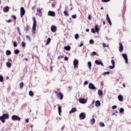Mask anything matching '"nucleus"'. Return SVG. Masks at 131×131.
Returning <instances> with one entry per match:
<instances>
[{
  "label": "nucleus",
  "mask_w": 131,
  "mask_h": 131,
  "mask_svg": "<svg viewBox=\"0 0 131 131\" xmlns=\"http://www.w3.org/2000/svg\"><path fill=\"white\" fill-rule=\"evenodd\" d=\"M9 114H3L2 116H0V120L3 123H5L6 122L5 119H9Z\"/></svg>",
  "instance_id": "f257e3e1"
},
{
  "label": "nucleus",
  "mask_w": 131,
  "mask_h": 131,
  "mask_svg": "<svg viewBox=\"0 0 131 131\" xmlns=\"http://www.w3.org/2000/svg\"><path fill=\"white\" fill-rule=\"evenodd\" d=\"M33 27H32V30H33V33L34 34H35V31H36V19H35V17L33 18Z\"/></svg>",
  "instance_id": "f03ea898"
},
{
  "label": "nucleus",
  "mask_w": 131,
  "mask_h": 131,
  "mask_svg": "<svg viewBox=\"0 0 131 131\" xmlns=\"http://www.w3.org/2000/svg\"><path fill=\"white\" fill-rule=\"evenodd\" d=\"M55 94H56V96L58 99H60V100H63V98H64V95L61 92L58 93L57 91H53Z\"/></svg>",
  "instance_id": "7ed1b4c3"
},
{
  "label": "nucleus",
  "mask_w": 131,
  "mask_h": 131,
  "mask_svg": "<svg viewBox=\"0 0 131 131\" xmlns=\"http://www.w3.org/2000/svg\"><path fill=\"white\" fill-rule=\"evenodd\" d=\"M11 119L13 121H20L21 120V118H20L19 116L17 115H13L11 117Z\"/></svg>",
  "instance_id": "20e7f679"
},
{
  "label": "nucleus",
  "mask_w": 131,
  "mask_h": 131,
  "mask_svg": "<svg viewBox=\"0 0 131 131\" xmlns=\"http://www.w3.org/2000/svg\"><path fill=\"white\" fill-rule=\"evenodd\" d=\"M74 68H78V60L75 59L73 62Z\"/></svg>",
  "instance_id": "39448f33"
},
{
  "label": "nucleus",
  "mask_w": 131,
  "mask_h": 131,
  "mask_svg": "<svg viewBox=\"0 0 131 131\" xmlns=\"http://www.w3.org/2000/svg\"><path fill=\"white\" fill-rule=\"evenodd\" d=\"M25 15V9L24 7L20 8V17L22 18Z\"/></svg>",
  "instance_id": "423d86ee"
},
{
  "label": "nucleus",
  "mask_w": 131,
  "mask_h": 131,
  "mask_svg": "<svg viewBox=\"0 0 131 131\" xmlns=\"http://www.w3.org/2000/svg\"><path fill=\"white\" fill-rule=\"evenodd\" d=\"M48 15L51 17H55V16H56V13L54 11H49L48 13Z\"/></svg>",
  "instance_id": "0eeeda50"
},
{
  "label": "nucleus",
  "mask_w": 131,
  "mask_h": 131,
  "mask_svg": "<svg viewBox=\"0 0 131 131\" xmlns=\"http://www.w3.org/2000/svg\"><path fill=\"white\" fill-rule=\"evenodd\" d=\"M79 117L81 120L84 119V118H85V114L84 113H81L79 116Z\"/></svg>",
  "instance_id": "6e6552de"
},
{
  "label": "nucleus",
  "mask_w": 131,
  "mask_h": 131,
  "mask_svg": "<svg viewBox=\"0 0 131 131\" xmlns=\"http://www.w3.org/2000/svg\"><path fill=\"white\" fill-rule=\"evenodd\" d=\"M122 57L124 59L126 64H127L128 63V59H127V55H126V54H123Z\"/></svg>",
  "instance_id": "1a4fd4ad"
},
{
  "label": "nucleus",
  "mask_w": 131,
  "mask_h": 131,
  "mask_svg": "<svg viewBox=\"0 0 131 131\" xmlns=\"http://www.w3.org/2000/svg\"><path fill=\"white\" fill-rule=\"evenodd\" d=\"M41 11H42V9L37 8V13L38 16H39V17H41V16H42V13H41Z\"/></svg>",
  "instance_id": "9d476101"
},
{
  "label": "nucleus",
  "mask_w": 131,
  "mask_h": 131,
  "mask_svg": "<svg viewBox=\"0 0 131 131\" xmlns=\"http://www.w3.org/2000/svg\"><path fill=\"white\" fill-rule=\"evenodd\" d=\"M79 102H80L81 104H85V103L88 102V100H86V99L84 98H80L79 100Z\"/></svg>",
  "instance_id": "9b49d317"
},
{
  "label": "nucleus",
  "mask_w": 131,
  "mask_h": 131,
  "mask_svg": "<svg viewBox=\"0 0 131 131\" xmlns=\"http://www.w3.org/2000/svg\"><path fill=\"white\" fill-rule=\"evenodd\" d=\"M89 89L90 90H96V87L94 85V84L92 83H90L89 85Z\"/></svg>",
  "instance_id": "f8f14e48"
},
{
  "label": "nucleus",
  "mask_w": 131,
  "mask_h": 131,
  "mask_svg": "<svg viewBox=\"0 0 131 131\" xmlns=\"http://www.w3.org/2000/svg\"><path fill=\"white\" fill-rule=\"evenodd\" d=\"M51 30L52 32H56L57 31V27L52 25L51 27Z\"/></svg>",
  "instance_id": "ddd939ff"
},
{
  "label": "nucleus",
  "mask_w": 131,
  "mask_h": 131,
  "mask_svg": "<svg viewBox=\"0 0 131 131\" xmlns=\"http://www.w3.org/2000/svg\"><path fill=\"white\" fill-rule=\"evenodd\" d=\"M106 20L110 24V25L111 26L112 25V23H111V20L110 19V18L109 17V15L108 14H106Z\"/></svg>",
  "instance_id": "4468645a"
},
{
  "label": "nucleus",
  "mask_w": 131,
  "mask_h": 131,
  "mask_svg": "<svg viewBox=\"0 0 131 131\" xmlns=\"http://www.w3.org/2000/svg\"><path fill=\"white\" fill-rule=\"evenodd\" d=\"M95 64H96L97 65H101V66H102V67H104V64L103 63V62L98 60H95Z\"/></svg>",
  "instance_id": "2eb2a0df"
},
{
  "label": "nucleus",
  "mask_w": 131,
  "mask_h": 131,
  "mask_svg": "<svg viewBox=\"0 0 131 131\" xmlns=\"http://www.w3.org/2000/svg\"><path fill=\"white\" fill-rule=\"evenodd\" d=\"M119 52H122L123 51V46L121 43H119Z\"/></svg>",
  "instance_id": "dca6fc26"
},
{
  "label": "nucleus",
  "mask_w": 131,
  "mask_h": 131,
  "mask_svg": "<svg viewBox=\"0 0 131 131\" xmlns=\"http://www.w3.org/2000/svg\"><path fill=\"white\" fill-rule=\"evenodd\" d=\"M118 99L120 102H123V96H122V95H119Z\"/></svg>",
  "instance_id": "f3484780"
},
{
  "label": "nucleus",
  "mask_w": 131,
  "mask_h": 131,
  "mask_svg": "<svg viewBox=\"0 0 131 131\" xmlns=\"http://www.w3.org/2000/svg\"><path fill=\"white\" fill-rule=\"evenodd\" d=\"M95 106L96 107H100V106H101V102H100V101L97 100L95 102Z\"/></svg>",
  "instance_id": "a211bd4d"
},
{
  "label": "nucleus",
  "mask_w": 131,
  "mask_h": 131,
  "mask_svg": "<svg viewBox=\"0 0 131 131\" xmlns=\"http://www.w3.org/2000/svg\"><path fill=\"white\" fill-rule=\"evenodd\" d=\"M76 111H77L76 108L73 107L70 111L69 113L71 114V113H74L75 112H76Z\"/></svg>",
  "instance_id": "6ab92c4d"
},
{
  "label": "nucleus",
  "mask_w": 131,
  "mask_h": 131,
  "mask_svg": "<svg viewBox=\"0 0 131 131\" xmlns=\"http://www.w3.org/2000/svg\"><path fill=\"white\" fill-rule=\"evenodd\" d=\"M64 49L66 50V51H70L71 50V47L70 46H67L64 47Z\"/></svg>",
  "instance_id": "aec40b11"
},
{
  "label": "nucleus",
  "mask_w": 131,
  "mask_h": 131,
  "mask_svg": "<svg viewBox=\"0 0 131 131\" xmlns=\"http://www.w3.org/2000/svg\"><path fill=\"white\" fill-rule=\"evenodd\" d=\"M58 110L59 115H61V113L62 112V107H61V106L59 105L58 107Z\"/></svg>",
  "instance_id": "412c9836"
},
{
  "label": "nucleus",
  "mask_w": 131,
  "mask_h": 131,
  "mask_svg": "<svg viewBox=\"0 0 131 131\" xmlns=\"http://www.w3.org/2000/svg\"><path fill=\"white\" fill-rule=\"evenodd\" d=\"M50 42H51V38H48L47 39V41L45 44L46 46H49V45H50Z\"/></svg>",
  "instance_id": "4be33fe9"
},
{
  "label": "nucleus",
  "mask_w": 131,
  "mask_h": 131,
  "mask_svg": "<svg viewBox=\"0 0 131 131\" xmlns=\"http://www.w3.org/2000/svg\"><path fill=\"white\" fill-rule=\"evenodd\" d=\"M4 12L7 13L9 11V7L6 6L5 8L3 9Z\"/></svg>",
  "instance_id": "5701e85b"
},
{
  "label": "nucleus",
  "mask_w": 131,
  "mask_h": 131,
  "mask_svg": "<svg viewBox=\"0 0 131 131\" xmlns=\"http://www.w3.org/2000/svg\"><path fill=\"white\" fill-rule=\"evenodd\" d=\"M30 28V26H29V25H27L26 27H25V30L26 32L29 31Z\"/></svg>",
  "instance_id": "b1692460"
},
{
  "label": "nucleus",
  "mask_w": 131,
  "mask_h": 131,
  "mask_svg": "<svg viewBox=\"0 0 131 131\" xmlns=\"http://www.w3.org/2000/svg\"><path fill=\"white\" fill-rule=\"evenodd\" d=\"M88 64L89 68L90 70H91V69H92V62L91 61H89L88 62Z\"/></svg>",
  "instance_id": "393cba45"
},
{
  "label": "nucleus",
  "mask_w": 131,
  "mask_h": 131,
  "mask_svg": "<svg viewBox=\"0 0 131 131\" xmlns=\"http://www.w3.org/2000/svg\"><path fill=\"white\" fill-rule=\"evenodd\" d=\"M11 54H12V52H11V51L10 50L6 51V54L7 55V56H10Z\"/></svg>",
  "instance_id": "a878e982"
},
{
  "label": "nucleus",
  "mask_w": 131,
  "mask_h": 131,
  "mask_svg": "<svg viewBox=\"0 0 131 131\" xmlns=\"http://www.w3.org/2000/svg\"><path fill=\"white\" fill-rule=\"evenodd\" d=\"M95 122H96V120H95V118H92L91 120V124L93 125L95 124Z\"/></svg>",
  "instance_id": "bb28decb"
},
{
  "label": "nucleus",
  "mask_w": 131,
  "mask_h": 131,
  "mask_svg": "<svg viewBox=\"0 0 131 131\" xmlns=\"http://www.w3.org/2000/svg\"><path fill=\"white\" fill-rule=\"evenodd\" d=\"M6 66L8 68L12 67V64L9 62H7Z\"/></svg>",
  "instance_id": "cd10ccee"
},
{
  "label": "nucleus",
  "mask_w": 131,
  "mask_h": 131,
  "mask_svg": "<svg viewBox=\"0 0 131 131\" xmlns=\"http://www.w3.org/2000/svg\"><path fill=\"white\" fill-rule=\"evenodd\" d=\"M98 94L99 96H102L103 95V91L99 90H98Z\"/></svg>",
  "instance_id": "c85d7f7f"
},
{
  "label": "nucleus",
  "mask_w": 131,
  "mask_h": 131,
  "mask_svg": "<svg viewBox=\"0 0 131 131\" xmlns=\"http://www.w3.org/2000/svg\"><path fill=\"white\" fill-rule=\"evenodd\" d=\"M29 96H30L31 97H33V96H34V93H33V92L32 91H29Z\"/></svg>",
  "instance_id": "c756f323"
},
{
  "label": "nucleus",
  "mask_w": 131,
  "mask_h": 131,
  "mask_svg": "<svg viewBox=\"0 0 131 131\" xmlns=\"http://www.w3.org/2000/svg\"><path fill=\"white\" fill-rule=\"evenodd\" d=\"M20 89H23V86H24V83L23 82H21L19 84Z\"/></svg>",
  "instance_id": "7c9ffc66"
},
{
  "label": "nucleus",
  "mask_w": 131,
  "mask_h": 131,
  "mask_svg": "<svg viewBox=\"0 0 131 131\" xmlns=\"http://www.w3.org/2000/svg\"><path fill=\"white\" fill-rule=\"evenodd\" d=\"M13 47H14V48H16V47H18V44L17 43V42L16 41H13Z\"/></svg>",
  "instance_id": "2f4dec72"
},
{
  "label": "nucleus",
  "mask_w": 131,
  "mask_h": 131,
  "mask_svg": "<svg viewBox=\"0 0 131 131\" xmlns=\"http://www.w3.org/2000/svg\"><path fill=\"white\" fill-rule=\"evenodd\" d=\"M99 125L101 126V127H104V126H105V124H104L103 122H100Z\"/></svg>",
  "instance_id": "473e14b6"
},
{
  "label": "nucleus",
  "mask_w": 131,
  "mask_h": 131,
  "mask_svg": "<svg viewBox=\"0 0 131 131\" xmlns=\"http://www.w3.org/2000/svg\"><path fill=\"white\" fill-rule=\"evenodd\" d=\"M19 53H20V51H19V50L16 49L14 50V54H15L16 55H17V54H19Z\"/></svg>",
  "instance_id": "72a5a7b5"
},
{
  "label": "nucleus",
  "mask_w": 131,
  "mask_h": 131,
  "mask_svg": "<svg viewBox=\"0 0 131 131\" xmlns=\"http://www.w3.org/2000/svg\"><path fill=\"white\" fill-rule=\"evenodd\" d=\"M95 30H96V32H99V28H98V25H96L95 27Z\"/></svg>",
  "instance_id": "f704fd0d"
},
{
  "label": "nucleus",
  "mask_w": 131,
  "mask_h": 131,
  "mask_svg": "<svg viewBox=\"0 0 131 131\" xmlns=\"http://www.w3.org/2000/svg\"><path fill=\"white\" fill-rule=\"evenodd\" d=\"M96 55H97V52L94 51L93 53H91L90 56H96Z\"/></svg>",
  "instance_id": "c9c22d12"
},
{
  "label": "nucleus",
  "mask_w": 131,
  "mask_h": 131,
  "mask_svg": "<svg viewBox=\"0 0 131 131\" xmlns=\"http://www.w3.org/2000/svg\"><path fill=\"white\" fill-rule=\"evenodd\" d=\"M0 81L1 82H3L4 81V77L0 75Z\"/></svg>",
  "instance_id": "e433bc0d"
},
{
  "label": "nucleus",
  "mask_w": 131,
  "mask_h": 131,
  "mask_svg": "<svg viewBox=\"0 0 131 131\" xmlns=\"http://www.w3.org/2000/svg\"><path fill=\"white\" fill-rule=\"evenodd\" d=\"M63 14L64 15V16H66L67 17H68V16H69V15L68 14V12H67V11H64L63 12Z\"/></svg>",
  "instance_id": "4c0bfd02"
},
{
  "label": "nucleus",
  "mask_w": 131,
  "mask_h": 131,
  "mask_svg": "<svg viewBox=\"0 0 131 131\" xmlns=\"http://www.w3.org/2000/svg\"><path fill=\"white\" fill-rule=\"evenodd\" d=\"M17 30L19 34V35H21V31L20 30V28L17 27Z\"/></svg>",
  "instance_id": "58836bf2"
},
{
  "label": "nucleus",
  "mask_w": 131,
  "mask_h": 131,
  "mask_svg": "<svg viewBox=\"0 0 131 131\" xmlns=\"http://www.w3.org/2000/svg\"><path fill=\"white\" fill-rule=\"evenodd\" d=\"M79 38V35H78V34H76L75 35V38L76 39H78Z\"/></svg>",
  "instance_id": "ea45409f"
},
{
  "label": "nucleus",
  "mask_w": 131,
  "mask_h": 131,
  "mask_svg": "<svg viewBox=\"0 0 131 131\" xmlns=\"http://www.w3.org/2000/svg\"><path fill=\"white\" fill-rule=\"evenodd\" d=\"M25 46H26V43H25V42L23 41L21 42V46L23 47V48H24V47H25Z\"/></svg>",
  "instance_id": "a19ab883"
},
{
  "label": "nucleus",
  "mask_w": 131,
  "mask_h": 131,
  "mask_svg": "<svg viewBox=\"0 0 131 131\" xmlns=\"http://www.w3.org/2000/svg\"><path fill=\"white\" fill-rule=\"evenodd\" d=\"M120 113H123V112H124V110L122 108H121L120 109Z\"/></svg>",
  "instance_id": "79ce46f5"
},
{
  "label": "nucleus",
  "mask_w": 131,
  "mask_h": 131,
  "mask_svg": "<svg viewBox=\"0 0 131 131\" xmlns=\"http://www.w3.org/2000/svg\"><path fill=\"white\" fill-rule=\"evenodd\" d=\"M11 18H13L14 20H15V21H16L17 20V17L15 15L11 16Z\"/></svg>",
  "instance_id": "37998d69"
},
{
  "label": "nucleus",
  "mask_w": 131,
  "mask_h": 131,
  "mask_svg": "<svg viewBox=\"0 0 131 131\" xmlns=\"http://www.w3.org/2000/svg\"><path fill=\"white\" fill-rule=\"evenodd\" d=\"M110 72H105L104 73H103V75H106V74H110Z\"/></svg>",
  "instance_id": "c03bdc74"
},
{
  "label": "nucleus",
  "mask_w": 131,
  "mask_h": 131,
  "mask_svg": "<svg viewBox=\"0 0 131 131\" xmlns=\"http://www.w3.org/2000/svg\"><path fill=\"white\" fill-rule=\"evenodd\" d=\"M114 67H115V65H113V66H109V68H110V69H113V68H114Z\"/></svg>",
  "instance_id": "a18cd8bd"
},
{
  "label": "nucleus",
  "mask_w": 131,
  "mask_h": 131,
  "mask_svg": "<svg viewBox=\"0 0 131 131\" xmlns=\"http://www.w3.org/2000/svg\"><path fill=\"white\" fill-rule=\"evenodd\" d=\"M94 42H95L92 39L90 40V43H91V45H94Z\"/></svg>",
  "instance_id": "49530a36"
},
{
  "label": "nucleus",
  "mask_w": 131,
  "mask_h": 131,
  "mask_svg": "<svg viewBox=\"0 0 131 131\" xmlns=\"http://www.w3.org/2000/svg\"><path fill=\"white\" fill-rule=\"evenodd\" d=\"M91 32H92V33H96V31H95V29L92 28L91 29Z\"/></svg>",
  "instance_id": "de8ad7c7"
},
{
  "label": "nucleus",
  "mask_w": 131,
  "mask_h": 131,
  "mask_svg": "<svg viewBox=\"0 0 131 131\" xmlns=\"http://www.w3.org/2000/svg\"><path fill=\"white\" fill-rule=\"evenodd\" d=\"M102 3H108L110 0H102Z\"/></svg>",
  "instance_id": "09e8293b"
},
{
  "label": "nucleus",
  "mask_w": 131,
  "mask_h": 131,
  "mask_svg": "<svg viewBox=\"0 0 131 131\" xmlns=\"http://www.w3.org/2000/svg\"><path fill=\"white\" fill-rule=\"evenodd\" d=\"M111 62H112V65H115V61H114V59H112L111 60Z\"/></svg>",
  "instance_id": "8fccbe9b"
},
{
  "label": "nucleus",
  "mask_w": 131,
  "mask_h": 131,
  "mask_svg": "<svg viewBox=\"0 0 131 131\" xmlns=\"http://www.w3.org/2000/svg\"><path fill=\"white\" fill-rule=\"evenodd\" d=\"M61 58H64V56L60 55L57 57V59H58V60H60V59H61Z\"/></svg>",
  "instance_id": "3c124183"
},
{
  "label": "nucleus",
  "mask_w": 131,
  "mask_h": 131,
  "mask_svg": "<svg viewBox=\"0 0 131 131\" xmlns=\"http://www.w3.org/2000/svg\"><path fill=\"white\" fill-rule=\"evenodd\" d=\"M116 108H117V106H116V105H113V106H112V109H113V110H114V109H116Z\"/></svg>",
  "instance_id": "603ef678"
},
{
  "label": "nucleus",
  "mask_w": 131,
  "mask_h": 131,
  "mask_svg": "<svg viewBox=\"0 0 131 131\" xmlns=\"http://www.w3.org/2000/svg\"><path fill=\"white\" fill-rule=\"evenodd\" d=\"M88 19H89V20H92V15H88Z\"/></svg>",
  "instance_id": "864d4df0"
},
{
  "label": "nucleus",
  "mask_w": 131,
  "mask_h": 131,
  "mask_svg": "<svg viewBox=\"0 0 131 131\" xmlns=\"http://www.w3.org/2000/svg\"><path fill=\"white\" fill-rule=\"evenodd\" d=\"M72 17L73 18V19H76V15H73L72 16Z\"/></svg>",
  "instance_id": "5fc2aeb1"
},
{
  "label": "nucleus",
  "mask_w": 131,
  "mask_h": 131,
  "mask_svg": "<svg viewBox=\"0 0 131 131\" xmlns=\"http://www.w3.org/2000/svg\"><path fill=\"white\" fill-rule=\"evenodd\" d=\"M36 8V6H34L32 8V11H34L35 10V8Z\"/></svg>",
  "instance_id": "6e6d98bb"
},
{
  "label": "nucleus",
  "mask_w": 131,
  "mask_h": 131,
  "mask_svg": "<svg viewBox=\"0 0 131 131\" xmlns=\"http://www.w3.org/2000/svg\"><path fill=\"white\" fill-rule=\"evenodd\" d=\"M26 38H28V39H29V40H30V36L27 35L26 36Z\"/></svg>",
  "instance_id": "4d7b16f0"
},
{
  "label": "nucleus",
  "mask_w": 131,
  "mask_h": 131,
  "mask_svg": "<svg viewBox=\"0 0 131 131\" xmlns=\"http://www.w3.org/2000/svg\"><path fill=\"white\" fill-rule=\"evenodd\" d=\"M64 61H68V57L66 56L64 58Z\"/></svg>",
  "instance_id": "13d9d810"
},
{
  "label": "nucleus",
  "mask_w": 131,
  "mask_h": 131,
  "mask_svg": "<svg viewBox=\"0 0 131 131\" xmlns=\"http://www.w3.org/2000/svg\"><path fill=\"white\" fill-rule=\"evenodd\" d=\"M88 83H89V82H88V81H85L84 82V85H86V84H88Z\"/></svg>",
  "instance_id": "bf43d9fd"
},
{
  "label": "nucleus",
  "mask_w": 131,
  "mask_h": 131,
  "mask_svg": "<svg viewBox=\"0 0 131 131\" xmlns=\"http://www.w3.org/2000/svg\"><path fill=\"white\" fill-rule=\"evenodd\" d=\"M11 22H12V19H9L7 20V23H11Z\"/></svg>",
  "instance_id": "052dcab7"
},
{
  "label": "nucleus",
  "mask_w": 131,
  "mask_h": 131,
  "mask_svg": "<svg viewBox=\"0 0 131 131\" xmlns=\"http://www.w3.org/2000/svg\"><path fill=\"white\" fill-rule=\"evenodd\" d=\"M8 62H12V59L11 58H8Z\"/></svg>",
  "instance_id": "680f3d73"
},
{
  "label": "nucleus",
  "mask_w": 131,
  "mask_h": 131,
  "mask_svg": "<svg viewBox=\"0 0 131 131\" xmlns=\"http://www.w3.org/2000/svg\"><path fill=\"white\" fill-rule=\"evenodd\" d=\"M102 45H103V48H106V44L105 43H103L102 44Z\"/></svg>",
  "instance_id": "e2e57ef3"
},
{
  "label": "nucleus",
  "mask_w": 131,
  "mask_h": 131,
  "mask_svg": "<svg viewBox=\"0 0 131 131\" xmlns=\"http://www.w3.org/2000/svg\"><path fill=\"white\" fill-rule=\"evenodd\" d=\"M100 84H101V85H102V86H103V85H104V83L103 82V81L100 82Z\"/></svg>",
  "instance_id": "0e129e2a"
},
{
  "label": "nucleus",
  "mask_w": 131,
  "mask_h": 131,
  "mask_svg": "<svg viewBox=\"0 0 131 131\" xmlns=\"http://www.w3.org/2000/svg\"><path fill=\"white\" fill-rule=\"evenodd\" d=\"M26 122H27V123H28L29 122V119H26Z\"/></svg>",
  "instance_id": "69168bd1"
},
{
  "label": "nucleus",
  "mask_w": 131,
  "mask_h": 131,
  "mask_svg": "<svg viewBox=\"0 0 131 131\" xmlns=\"http://www.w3.org/2000/svg\"><path fill=\"white\" fill-rule=\"evenodd\" d=\"M83 46V43H81L80 45V46H79V47H82Z\"/></svg>",
  "instance_id": "338daca9"
},
{
  "label": "nucleus",
  "mask_w": 131,
  "mask_h": 131,
  "mask_svg": "<svg viewBox=\"0 0 131 131\" xmlns=\"http://www.w3.org/2000/svg\"><path fill=\"white\" fill-rule=\"evenodd\" d=\"M122 85H123V88H125V84L123 83V84H122Z\"/></svg>",
  "instance_id": "774afa93"
}]
</instances>
